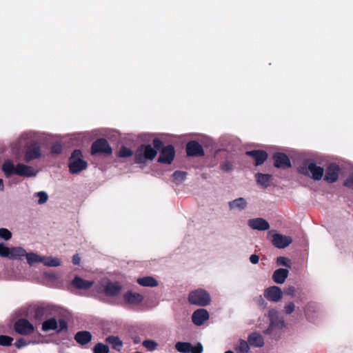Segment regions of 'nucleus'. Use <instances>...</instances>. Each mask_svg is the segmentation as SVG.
<instances>
[{"instance_id":"f257e3e1","label":"nucleus","mask_w":353,"mask_h":353,"mask_svg":"<svg viewBox=\"0 0 353 353\" xmlns=\"http://www.w3.org/2000/svg\"><path fill=\"white\" fill-rule=\"evenodd\" d=\"M161 144V141L155 139L153 141L154 147L150 144L141 145L134 153V162L136 163H145L148 161H152L157 154V148H159Z\"/></svg>"},{"instance_id":"f03ea898","label":"nucleus","mask_w":353,"mask_h":353,"mask_svg":"<svg viewBox=\"0 0 353 353\" xmlns=\"http://www.w3.org/2000/svg\"><path fill=\"white\" fill-rule=\"evenodd\" d=\"M268 319L270 321V325L264 331L265 334L275 335L285 327V323L283 318L275 309H272L269 311Z\"/></svg>"},{"instance_id":"7ed1b4c3","label":"nucleus","mask_w":353,"mask_h":353,"mask_svg":"<svg viewBox=\"0 0 353 353\" xmlns=\"http://www.w3.org/2000/svg\"><path fill=\"white\" fill-rule=\"evenodd\" d=\"M88 163L83 159L81 151L77 150H74L69 161V170L71 174H78L80 172L86 169Z\"/></svg>"},{"instance_id":"20e7f679","label":"nucleus","mask_w":353,"mask_h":353,"mask_svg":"<svg viewBox=\"0 0 353 353\" xmlns=\"http://www.w3.org/2000/svg\"><path fill=\"white\" fill-rule=\"evenodd\" d=\"M299 172L314 180L319 181L323 177L324 170L314 163H305L299 168Z\"/></svg>"},{"instance_id":"39448f33","label":"nucleus","mask_w":353,"mask_h":353,"mask_svg":"<svg viewBox=\"0 0 353 353\" xmlns=\"http://www.w3.org/2000/svg\"><path fill=\"white\" fill-rule=\"evenodd\" d=\"M188 301L191 304L205 306L211 301L209 293L203 289H197L190 292Z\"/></svg>"},{"instance_id":"423d86ee","label":"nucleus","mask_w":353,"mask_h":353,"mask_svg":"<svg viewBox=\"0 0 353 353\" xmlns=\"http://www.w3.org/2000/svg\"><path fill=\"white\" fill-rule=\"evenodd\" d=\"M267 237L279 249L285 248L292 242L291 236L277 233L275 230L269 231Z\"/></svg>"},{"instance_id":"0eeeda50","label":"nucleus","mask_w":353,"mask_h":353,"mask_svg":"<svg viewBox=\"0 0 353 353\" xmlns=\"http://www.w3.org/2000/svg\"><path fill=\"white\" fill-rule=\"evenodd\" d=\"M66 324L64 321L59 320L52 318L45 321L42 325V329L45 332H48L50 330H55L57 332H60L64 328H65Z\"/></svg>"},{"instance_id":"6e6552de","label":"nucleus","mask_w":353,"mask_h":353,"mask_svg":"<svg viewBox=\"0 0 353 353\" xmlns=\"http://www.w3.org/2000/svg\"><path fill=\"white\" fill-rule=\"evenodd\" d=\"M175 348L181 353H202L203 352V346L201 343L192 346L190 343L178 342L175 345Z\"/></svg>"},{"instance_id":"1a4fd4ad","label":"nucleus","mask_w":353,"mask_h":353,"mask_svg":"<svg viewBox=\"0 0 353 353\" xmlns=\"http://www.w3.org/2000/svg\"><path fill=\"white\" fill-rule=\"evenodd\" d=\"M16 332L21 334L28 335L34 332V326L27 320L20 319L14 325Z\"/></svg>"},{"instance_id":"9d476101","label":"nucleus","mask_w":353,"mask_h":353,"mask_svg":"<svg viewBox=\"0 0 353 353\" xmlns=\"http://www.w3.org/2000/svg\"><path fill=\"white\" fill-rule=\"evenodd\" d=\"M248 225L252 230L259 231H265L270 228L269 223L263 218L250 219L248 221Z\"/></svg>"},{"instance_id":"9b49d317","label":"nucleus","mask_w":353,"mask_h":353,"mask_svg":"<svg viewBox=\"0 0 353 353\" xmlns=\"http://www.w3.org/2000/svg\"><path fill=\"white\" fill-rule=\"evenodd\" d=\"M283 292L278 286H272L264 292V296L269 301L278 302L282 299Z\"/></svg>"},{"instance_id":"f8f14e48","label":"nucleus","mask_w":353,"mask_h":353,"mask_svg":"<svg viewBox=\"0 0 353 353\" xmlns=\"http://www.w3.org/2000/svg\"><path fill=\"white\" fill-rule=\"evenodd\" d=\"M38 173V171L34 168L23 164L19 163L17 165V170L15 174L25 176V177H33L35 176Z\"/></svg>"},{"instance_id":"ddd939ff","label":"nucleus","mask_w":353,"mask_h":353,"mask_svg":"<svg viewBox=\"0 0 353 353\" xmlns=\"http://www.w3.org/2000/svg\"><path fill=\"white\" fill-rule=\"evenodd\" d=\"M175 154V151L172 145L164 147L159 155V161L165 163H171Z\"/></svg>"},{"instance_id":"4468645a","label":"nucleus","mask_w":353,"mask_h":353,"mask_svg":"<svg viewBox=\"0 0 353 353\" xmlns=\"http://www.w3.org/2000/svg\"><path fill=\"white\" fill-rule=\"evenodd\" d=\"M109 150V143L104 139H99L94 142L91 148V154H97L107 152Z\"/></svg>"},{"instance_id":"2eb2a0df","label":"nucleus","mask_w":353,"mask_h":353,"mask_svg":"<svg viewBox=\"0 0 353 353\" xmlns=\"http://www.w3.org/2000/svg\"><path fill=\"white\" fill-rule=\"evenodd\" d=\"M209 319V313L205 309H198L192 316V322L196 325H201Z\"/></svg>"},{"instance_id":"dca6fc26","label":"nucleus","mask_w":353,"mask_h":353,"mask_svg":"<svg viewBox=\"0 0 353 353\" xmlns=\"http://www.w3.org/2000/svg\"><path fill=\"white\" fill-rule=\"evenodd\" d=\"M41 154V153L39 145L36 143H32L26 149L25 160L26 161H30L40 157Z\"/></svg>"},{"instance_id":"f3484780","label":"nucleus","mask_w":353,"mask_h":353,"mask_svg":"<svg viewBox=\"0 0 353 353\" xmlns=\"http://www.w3.org/2000/svg\"><path fill=\"white\" fill-rule=\"evenodd\" d=\"M228 206L230 210L232 211H243L248 207V202L245 199L239 197L234 199L228 203Z\"/></svg>"},{"instance_id":"a211bd4d","label":"nucleus","mask_w":353,"mask_h":353,"mask_svg":"<svg viewBox=\"0 0 353 353\" xmlns=\"http://www.w3.org/2000/svg\"><path fill=\"white\" fill-rule=\"evenodd\" d=\"M339 168L335 164H331L328 166L325 174V180L333 183L336 181L339 177Z\"/></svg>"},{"instance_id":"6ab92c4d","label":"nucleus","mask_w":353,"mask_h":353,"mask_svg":"<svg viewBox=\"0 0 353 353\" xmlns=\"http://www.w3.org/2000/svg\"><path fill=\"white\" fill-rule=\"evenodd\" d=\"M274 165L279 168H286L291 166L288 157L283 153H276L274 156Z\"/></svg>"},{"instance_id":"aec40b11","label":"nucleus","mask_w":353,"mask_h":353,"mask_svg":"<svg viewBox=\"0 0 353 353\" xmlns=\"http://www.w3.org/2000/svg\"><path fill=\"white\" fill-rule=\"evenodd\" d=\"M187 154L189 156L203 155V151L202 147L196 141H190L188 143Z\"/></svg>"},{"instance_id":"412c9836","label":"nucleus","mask_w":353,"mask_h":353,"mask_svg":"<svg viewBox=\"0 0 353 353\" xmlns=\"http://www.w3.org/2000/svg\"><path fill=\"white\" fill-rule=\"evenodd\" d=\"M72 284L75 288L80 289V290H87L91 288L93 284L94 281H86L84 280L79 276H75L74 280L72 282Z\"/></svg>"},{"instance_id":"4be33fe9","label":"nucleus","mask_w":353,"mask_h":353,"mask_svg":"<svg viewBox=\"0 0 353 353\" xmlns=\"http://www.w3.org/2000/svg\"><path fill=\"white\" fill-rule=\"evenodd\" d=\"M246 154L251 156L254 158L256 161V165H259L267 159L268 155L265 152L261 150H253L246 152Z\"/></svg>"},{"instance_id":"5701e85b","label":"nucleus","mask_w":353,"mask_h":353,"mask_svg":"<svg viewBox=\"0 0 353 353\" xmlns=\"http://www.w3.org/2000/svg\"><path fill=\"white\" fill-rule=\"evenodd\" d=\"M288 274L289 272L287 269L279 268L274 271L272 279L275 283L282 284L285 282Z\"/></svg>"},{"instance_id":"b1692460","label":"nucleus","mask_w":353,"mask_h":353,"mask_svg":"<svg viewBox=\"0 0 353 353\" xmlns=\"http://www.w3.org/2000/svg\"><path fill=\"white\" fill-rule=\"evenodd\" d=\"M137 282L143 287L154 288L159 285L158 281L150 276L138 278Z\"/></svg>"},{"instance_id":"393cba45","label":"nucleus","mask_w":353,"mask_h":353,"mask_svg":"<svg viewBox=\"0 0 353 353\" xmlns=\"http://www.w3.org/2000/svg\"><path fill=\"white\" fill-rule=\"evenodd\" d=\"M248 343L254 347H261L264 345V340L261 334L257 332L251 334L248 339Z\"/></svg>"},{"instance_id":"a878e982","label":"nucleus","mask_w":353,"mask_h":353,"mask_svg":"<svg viewBox=\"0 0 353 353\" xmlns=\"http://www.w3.org/2000/svg\"><path fill=\"white\" fill-rule=\"evenodd\" d=\"M124 298L126 302L134 305L139 304L143 300V296L141 294L132 292H127Z\"/></svg>"},{"instance_id":"bb28decb","label":"nucleus","mask_w":353,"mask_h":353,"mask_svg":"<svg viewBox=\"0 0 353 353\" xmlns=\"http://www.w3.org/2000/svg\"><path fill=\"white\" fill-rule=\"evenodd\" d=\"M77 342L81 345H85L88 343L92 339V334L88 331L79 332L74 336Z\"/></svg>"},{"instance_id":"cd10ccee","label":"nucleus","mask_w":353,"mask_h":353,"mask_svg":"<svg viewBox=\"0 0 353 353\" xmlns=\"http://www.w3.org/2000/svg\"><path fill=\"white\" fill-rule=\"evenodd\" d=\"M17 165H14L12 161L7 159L2 165V170L6 176L15 174Z\"/></svg>"},{"instance_id":"c85d7f7f","label":"nucleus","mask_w":353,"mask_h":353,"mask_svg":"<svg viewBox=\"0 0 353 353\" xmlns=\"http://www.w3.org/2000/svg\"><path fill=\"white\" fill-rule=\"evenodd\" d=\"M10 259L21 260L26 256V250L21 247H12L11 248Z\"/></svg>"},{"instance_id":"c756f323","label":"nucleus","mask_w":353,"mask_h":353,"mask_svg":"<svg viewBox=\"0 0 353 353\" xmlns=\"http://www.w3.org/2000/svg\"><path fill=\"white\" fill-rule=\"evenodd\" d=\"M42 263L48 267H58L62 264V261L57 257L43 256Z\"/></svg>"},{"instance_id":"7c9ffc66","label":"nucleus","mask_w":353,"mask_h":353,"mask_svg":"<svg viewBox=\"0 0 353 353\" xmlns=\"http://www.w3.org/2000/svg\"><path fill=\"white\" fill-rule=\"evenodd\" d=\"M26 258L30 265H34L36 263H42L43 256L34 252H27Z\"/></svg>"},{"instance_id":"2f4dec72","label":"nucleus","mask_w":353,"mask_h":353,"mask_svg":"<svg viewBox=\"0 0 353 353\" xmlns=\"http://www.w3.org/2000/svg\"><path fill=\"white\" fill-rule=\"evenodd\" d=\"M234 348L237 353H248L250 350L249 345L245 340H239Z\"/></svg>"},{"instance_id":"473e14b6","label":"nucleus","mask_w":353,"mask_h":353,"mask_svg":"<svg viewBox=\"0 0 353 353\" xmlns=\"http://www.w3.org/2000/svg\"><path fill=\"white\" fill-rule=\"evenodd\" d=\"M256 177L257 182L264 187H268L270 185L272 178L271 175L270 174L260 173L257 174Z\"/></svg>"},{"instance_id":"72a5a7b5","label":"nucleus","mask_w":353,"mask_h":353,"mask_svg":"<svg viewBox=\"0 0 353 353\" xmlns=\"http://www.w3.org/2000/svg\"><path fill=\"white\" fill-rule=\"evenodd\" d=\"M295 304L293 302L290 301L285 304L283 312L285 314L289 315L295 310Z\"/></svg>"},{"instance_id":"f704fd0d","label":"nucleus","mask_w":353,"mask_h":353,"mask_svg":"<svg viewBox=\"0 0 353 353\" xmlns=\"http://www.w3.org/2000/svg\"><path fill=\"white\" fill-rule=\"evenodd\" d=\"M143 345L149 351H154L157 349L158 344L153 340H145L143 342Z\"/></svg>"},{"instance_id":"c9c22d12","label":"nucleus","mask_w":353,"mask_h":353,"mask_svg":"<svg viewBox=\"0 0 353 353\" xmlns=\"http://www.w3.org/2000/svg\"><path fill=\"white\" fill-rule=\"evenodd\" d=\"M11 248L6 247L3 243H0V256L2 257H10Z\"/></svg>"},{"instance_id":"e433bc0d","label":"nucleus","mask_w":353,"mask_h":353,"mask_svg":"<svg viewBox=\"0 0 353 353\" xmlns=\"http://www.w3.org/2000/svg\"><path fill=\"white\" fill-rule=\"evenodd\" d=\"M108 352H109L108 347L102 343H98L97 345H96V346L94 348V353H108Z\"/></svg>"},{"instance_id":"4c0bfd02","label":"nucleus","mask_w":353,"mask_h":353,"mask_svg":"<svg viewBox=\"0 0 353 353\" xmlns=\"http://www.w3.org/2000/svg\"><path fill=\"white\" fill-rule=\"evenodd\" d=\"M12 237V233L6 228H0V239L8 241Z\"/></svg>"},{"instance_id":"58836bf2","label":"nucleus","mask_w":353,"mask_h":353,"mask_svg":"<svg viewBox=\"0 0 353 353\" xmlns=\"http://www.w3.org/2000/svg\"><path fill=\"white\" fill-rule=\"evenodd\" d=\"M276 263L278 265H283L287 268H290V261L289 259L285 256H279L276 259Z\"/></svg>"},{"instance_id":"ea45409f","label":"nucleus","mask_w":353,"mask_h":353,"mask_svg":"<svg viewBox=\"0 0 353 353\" xmlns=\"http://www.w3.org/2000/svg\"><path fill=\"white\" fill-rule=\"evenodd\" d=\"M13 339L8 336L1 335L0 336V345L8 346L12 344Z\"/></svg>"},{"instance_id":"a19ab883","label":"nucleus","mask_w":353,"mask_h":353,"mask_svg":"<svg viewBox=\"0 0 353 353\" xmlns=\"http://www.w3.org/2000/svg\"><path fill=\"white\" fill-rule=\"evenodd\" d=\"M122 346L123 343L118 337L112 336V347L120 350Z\"/></svg>"},{"instance_id":"79ce46f5","label":"nucleus","mask_w":353,"mask_h":353,"mask_svg":"<svg viewBox=\"0 0 353 353\" xmlns=\"http://www.w3.org/2000/svg\"><path fill=\"white\" fill-rule=\"evenodd\" d=\"M36 196L39 198L38 203L39 204H43L45 203L48 199V195L45 192H39L36 194Z\"/></svg>"},{"instance_id":"37998d69","label":"nucleus","mask_w":353,"mask_h":353,"mask_svg":"<svg viewBox=\"0 0 353 353\" xmlns=\"http://www.w3.org/2000/svg\"><path fill=\"white\" fill-rule=\"evenodd\" d=\"M132 154V152L130 148L126 147H122L119 153V156L121 157H128Z\"/></svg>"},{"instance_id":"c03bdc74","label":"nucleus","mask_w":353,"mask_h":353,"mask_svg":"<svg viewBox=\"0 0 353 353\" xmlns=\"http://www.w3.org/2000/svg\"><path fill=\"white\" fill-rule=\"evenodd\" d=\"M24 139H20L19 141L14 143L12 145V152L14 154H17L19 148L22 146Z\"/></svg>"},{"instance_id":"a18cd8bd","label":"nucleus","mask_w":353,"mask_h":353,"mask_svg":"<svg viewBox=\"0 0 353 353\" xmlns=\"http://www.w3.org/2000/svg\"><path fill=\"white\" fill-rule=\"evenodd\" d=\"M173 177L174 180L181 182L183 181L185 178V173L181 171H176L173 174Z\"/></svg>"},{"instance_id":"49530a36","label":"nucleus","mask_w":353,"mask_h":353,"mask_svg":"<svg viewBox=\"0 0 353 353\" xmlns=\"http://www.w3.org/2000/svg\"><path fill=\"white\" fill-rule=\"evenodd\" d=\"M62 151V145L59 143H55L51 149V152L54 154H60Z\"/></svg>"},{"instance_id":"de8ad7c7","label":"nucleus","mask_w":353,"mask_h":353,"mask_svg":"<svg viewBox=\"0 0 353 353\" xmlns=\"http://www.w3.org/2000/svg\"><path fill=\"white\" fill-rule=\"evenodd\" d=\"M295 292H296V289L294 286H289L285 290V293L287 295H289L292 297L295 296Z\"/></svg>"},{"instance_id":"09e8293b","label":"nucleus","mask_w":353,"mask_h":353,"mask_svg":"<svg viewBox=\"0 0 353 353\" xmlns=\"http://www.w3.org/2000/svg\"><path fill=\"white\" fill-rule=\"evenodd\" d=\"M27 345V343L26 341L23 339H20L19 340H17L15 343H14V345L17 347V348H21V347H25L26 345Z\"/></svg>"},{"instance_id":"8fccbe9b","label":"nucleus","mask_w":353,"mask_h":353,"mask_svg":"<svg viewBox=\"0 0 353 353\" xmlns=\"http://www.w3.org/2000/svg\"><path fill=\"white\" fill-rule=\"evenodd\" d=\"M120 290H121V287L119 285L112 284V290H111L112 296L117 294V293H119L120 292Z\"/></svg>"},{"instance_id":"3c124183","label":"nucleus","mask_w":353,"mask_h":353,"mask_svg":"<svg viewBox=\"0 0 353 353\" xmlns=\"http://www.w3.org/2000/svg\"><path fill=\"white\" fill-rule=\"evenodd\" d=\"M250 261L252 264H256L259 261V257L256 254H252L250 257Z\"/></svg>"},{"instance_id":"603ef678","label":"nucleus","mask_w":353,"mask_h":353,"mask_svg":"<svg viewBox=\"0 0 353 353\" xmlns=\"http://www.w3.org/2000/svg\"><path fill=\"white\" fill-rule=\"evenodd\" d=\"M345 185L353 189V174L350 176L345 183Z\"/></svg>"},{"instance_id":"864d4df0","label":"nucleus","mask_w":353,"mask_h":353,"mask_svg":"<svg viewBox=\"0 0 353 353\" xmlns=\"http://www.w3.org/2000/svg\"><path fill=\"white\" fill-rule=\"evenodd\" d=\"M81 262V257L79 254H75L72 257V263L74 265H79Z\"/></svg>"},{"instance_id":"5fc2aeb1","label":"nucleus","mask_w":353,"mask_h":353,"mask_svg":"<svg viewBox=\"0 0 353 353\" xmlns=\"http://www.w3.org/2000/svg\"><path fill=\"white\" fill-rule=\"evenodd\" d=\"M99 290L101 292L104 291L105 293L108 294V291H109L108 285H102L101 288H100Z\"/></svg>"},{"instance_id":"6e6d98bb","label":"nucleus","mask_w":353,"mask_h":353,"mask_svg":"<svg viewBox=\"0 0 353 353\" xmlns=\"http://www.w3.org/2000/svg\"><path fill=\"white\" fill-rule=\"evenodd\" d=\"M4 188L3 180L0 179V191H2Z\"/></svg>"},{"instance_id":"4d7b16f0","label":"nucleus","mask_w":353,"mask_h":353,"mask_svg":"<svg viewBox=\"0 0 353 353\" xmlns=\"http://www.w3.org/2000/svg\"><path fill=\"white\" fill-rule=\"evenodd\" d=\"M225 353H234V352L232 351L228 350V351H226Z\"/></svg>"}]
</instances>
